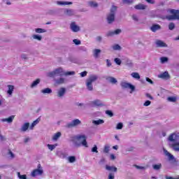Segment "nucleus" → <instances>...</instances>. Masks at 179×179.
Masks as SVG:
<instances>
[{"mask_svg": "<svg viewBox=\"0 0 179 179\" xmlns=\"http://www.w3.org/2000/svg\"><path fill=\"white\" fill-rule=\"evenodd\" d=\"M106 170H107L108 171H113L114 173H117V169L115 166H110L108 165H106Z\"/></svg>", "mask_w": 179, "mask_h": 179, "instance_id": "a878e982", "label": "nucleus"}, {"mask_svg": "<svg viewBox=\"0 0 179 179\" xmlns=\"http://www.w3.org/2000/svg\"><path fill=\"white\" fill-rule=\"evenodd\" d=\"M41 82L40 78H37L36 80L33 81V83L31 85V89L36 87L37 86V85H38Z\"/></svg>", "mask_w": 179, "mask_h": 179, "instance_id": "7c9ffc66", "label": "nucleus"}, {"mask_svg": "<svg viewBox=\"0 0 179 179\" xmlns=\"http://www.w3.org/2000/svg\"><path fill=\"white\" fill-rule=\"evenodd\" d=\"M114 173H109L108 175V179H114Z\"/></svg>", "mask_w": 179, "mask_h": 179, "instance_id": "774afa93", "label": "nucleus"}, {"mask_svg": "<svg viewBox=\"0 0 179 179\" xmlns=\"http://www.w3.org/2000/svg\"><path fill=\"white\" fill-rule=\"evenodd\" d=\"M164 153L167 156V157H169V160H173L174 156L171 155V153L169 152L167 150L164 149Z\"/></svg>", "mask_w": 179, "mask_h": 179, "instance_id": "393cba45", "label": "nucleus"}, {"mask_svg": "<svg viewBox=\"0 0 179 179\" xmlns=\"http://www.w3.org/2000/svg\"><path fill=\"white\" fill-rule=\"evenodd\" d=\"M131 76L134 79H141V76L136 72L131 73Z\"/></svg>", "mask_w": 179, "mask_h": 179, "instance_id": "58836bf2", "label": "nucleus"}, {"mask_svg": "<svg viewBox=\"0 0 179 179\" xmlns=\"http://www.w3.org/2000/svg\"><path fill=\"white\" fill-rule=\"evenodd\" d=\"M32 38L34 40H37V41H41V40H43V36L40 34H34L32 35Z\"/></svg>", "mask_w": 179, "mask_h": 179, "instance_id": "cd10ccee", "label": "nucleus"}, {"mask_svg": "<svg viewBox=\"0 0 179 179\" xmlns=\"http://www.w3.org/2000/svg\"><path fill=\"white\" fill-rule=\"evenodd\" d=\"M97 145H94V147L91 149V152H92V153H99V150H97Z\"/></svg>", "mask_w": 179, "mask_h": 179, "instance_id": "49530a36", "label": "nucleus"}, {"mask_svg": "<svg viewBox=\"0 0 179 179\" xmlns=\"http://www.w3.org/2000/svg\"><path fill=\"white\" fill-rule=\"evenodd\" d=\"M166 12L171 13L170 15H166L167 20H179V10L168 9Z\"/></svg>", "mask_w": 179, "mask_h": 179, "instance_id": "20e7f679", "label": "nucleus"}, {"mask_svg": "<svg viewBox=\"0 0 179 179\" xmlns=\"http://www.w3.org/2000/svg\"><path fill=\"white\" fill-rule=\"evenodd\" d=\"M77 106L80 107L81 110H85L86 108V105H85V103H77Z\"/></svg>", "mask_w": 179, "mask_h": 179, "instance_id": "5fc2aeb1", "label": "nucleus"}, {"mask_svg": "<svg viewBox=\"0 0 179 179\" xmlns=\"http://www.w3.org/2000/svg\"><path fill=\"white\" fill-rule=\"evenodd\" d=\"M73 3L72 1H57L56 4H57L59 6H65L66 5H72Z\"/></svg>", "mask_w": 179, "mask_h": 179, "instance_id": "2eb2a0df", "label": "nucleus"}, {"mask_svg": "<svg viewBox=\"0 0 179 179\" xmlns=\"http://www.w3.org/2000/svg\"><path fill=\"white\" fill-rule=\"evenodd\" d=\"M114 61H115V64H117V65H121V59H120V58H115V59H114Z\"/></svg>", "mask_w": 179, "mask_h": 179, "instance_id": "4d7b16f0", "label": "nucleus"}, {"mask_svg": "<svg viewBox=\"0 0 179 179\" xmlns=\"http://www.w3.org/2000/svg\"><path fill=\"white\" fill-rule=\"evenodd\" d=\"M35 32L38 34H41L43 33H47V29L43 28H36Z\"/></svg>", "mask_w": 179, "mask_h": 179, "instance_id": "bb28decb", "label": "nucleus"}, {"mask_svg": "<svg viewBox=\"0 0 179 179\" xmlns=\"http://www.w3.org/2000/svg\"><path fill=\"white\" fill-rule=\"evenodd\" d=\"M153 170H155L156 171H158V170L162 169V164H153L152 165Z\"/></svg>", "mask_w": 179, "mask_h": 179, "instance_id": "f704fd0d", "label": "nucleus"}, {"mask_svg": "<svg viewBox=\"0 0 179 179\" xmlns=\"http://www.w3.org/2000/svg\"><path fill=\"white\" fill-rule=\"evenodd\" d=\"M106 114H107V115H109V117H113L114 115V113H113V111L111 110H106Z\"/></svg>", "mask_w": 179, "mask_h": 179, "instance_id": "13d9d810", "label": "nucleus"}, {"mask_svg": "<svg viewBox=\"0 0 179 179\" xmlns=\"http://www.w3.org/2000/svg\"><path fill=\"white\" fill-rule=\"evenodd\" d=\"M75 71H64V76H73Z\"/></svg>", "mask_w": 179, "mask_h": 179, "instance_id": "c9c22d12", "label": "nucleus"}, {"mask_svg": "<svg viewBox=\"0 0 179 179\" xmlns=\"http://www.w3.org/2000/svg\"><path fill=\"white\" fill-rule=\"evenodd\" d=\"M123 3H134V0H122Z\"/></svg>", "mask_w": 179, "mask_h": 179, "instance_id": "680f3d73", "label": "nucleus"}, {"mask_svg": "<svg viewBox=\"0 0 179 179\" xmlns=\"http://www.w3.org/2000/svg\"><path fill=\"white\" fill-rule=\"evenodd\" d=\"M41 119L40 117H38V119H36L35 121H34L31 125H29V129L31 131H33L34 129V127H36V125H37L38 124V122H40Z\"/></svg>", "mask_w": 179, "mask_h": 179, "instance_id": "412c9836", "label": "nucleus"}, {"mask_svg": "<svg viewBox=\"0 0 179 179\" xmlns=\"http://www.w3.org/2000/svg\"><path fill=\"white\" fill-rule=\"evenodd\" d=\"M87 138L85 134L83 135H76L70 137V142L73 143L74 148H80V146H84L85 148H89L87 145V141H86Z\"/></svg>", "mask_w": 179, "mask_h": 179, "instance_id": "f257e3e1", "label": "nucleus"}, {"mask_svg": "<svg viewBox=\"0 0 179 179\" xmlns=\"http://www.w3.org/2000/svg\"><path fill=\"white\" fill-rule=\"evenodd\" d=\"M169 30H174L176 29V24H174V22L169 23Z\"/></svg>", "mask_w": 179, "mask_h": 179, "instance_id": "c03bdc74", "label": "nucleus"}, {"mask_svg": "<svg viewBox=\"0 0 179 179\" xmlns=\"http://www.w3.org/2000/svg\"><path fill=\"white\" fill-rule=\"evenodd\" d=\"M41 92L43 94H51V93H52V90H51L50 88H45L42 90Z\"/></svg>", "mask_w": 179, "mask_h": 179, "instance_id": "c85d7f7f", "label": "nucleus"}, {"mask_svg": "<svg viewBox=\"0 0 179 179\" xmlns=\"http://www.w3.org/2000/svg\"><path fill=\"white\" fill-rule=\"evenodd\" d=\"M80 124H82V122L79 119H76L66 124L65 128H67V129H71V128H75L78 125H80Z\"/></svg>", "mask_w": 179, "mask_h": 179, "instance_id": "423d86ee", "label": "nucleus"}, {"mask_svg": "<svg viewBox=\"0 0 179 179\" xmlns=\"http://www.w3.org/2000/svg\"><path fill=\"white\" fill-rule=\"evenodd\" d=\"M150 104H152V102H151L150 101H146L143 103V106H144L145 107H148V106H149Z\"/></svg>", "mask_w": 179, "mask_h": 179, "instance_id": "69168bd1", "label": "nucleus"}, {"mask_svg": "<svg viewBox=\"0 0 179 179\" xmlns=\"http://www.w3.org/2000/svg\"><path fill=\"white\" fill-rule=\"evenodd\" d=\"M61 132H57L56 134H55L52 138V141H58V139H59V138H61Z\"/></svg>", "mask_w": 179, "mask_h": 179, "instance_id": "c756f323", "label": "nucleus"}, {"mask_svg": "<svg viewBox=\"0 0 179 179\" xmlns=\"http://www.w3.org/2000/svg\"><path fill=\"white\" fill-rule=\"evenodd\" d=\"M81 78H85V76H87V71H83L80 73Z\"/></svg>", "mask_w": 179, "mask_h": 179, "instance_id": "0e129e2a", "label": "nucleus"}, {"mask_svg": "<svg viewBox=\"0 0 179 179\" xmlns=\"http://www.w3.org/2000/svg\"><path fill=\"white\" fill-rule=\"evenodd\" d=\"M13 120H15V115H11L8 118H3L1 119V122H8V124H11V122H13Z\"/></svg>", "mask_w": 179, "mask_h": 179, "instance_id": "4468645a", "label": "nucleus"}, {"mask_svg": "<svg viewBox=\"0 0 179 179\" xmlns=\"http://www.w3.org/2000/svg\"><path fill=\"white\" fill-rule=\"evenodd\" d=\"M167 100L171 103H176V101H177V98H176V96H169Z\"/></svg>", "mask_w": 179, "mask_h": 179, "instance_id": "37998d69", "label": "nucleus"}, {"mask_svg": "<svg viewBox=\"0 0 179 179\" xmlns=\"http://www.w3.org/2000/svg\"><path fill=\"white\" fill-rule=\"evenodd\" d=\"M66 94V88L61 87L58 90L57 96L59 99H63L64 96Z\"/></svg>", "mask_w": 179, "mask_h": 179, "instance_id": "9b49d317", "label": "nucleus"}, {"mask_svg": "<svg viewBox=\"0 0 179 179\" xmlns=\"http://www.w3.org/2000/svg\"><path fill=\"white\" fill-rule=\"evenodd\" d=\"M136 169H137V170H145V167L144 166H138V165H135Z\"/></svg>", "mask_w": 179, "mask_h": 179, "instance_id": "e2e57ef3", "label": "nucleus"}, {"mask_svg": "<svg viewBox=\"0 0 179 179\" xmlns=\"http://www.w3.org/2000/svg\"><path fill=\"white\" fill-rule=\"evenodd\" d=\"M6 141V137L3 136H2V135L0 134V141H1V142H3V141Z\"/></svg>", "mask_w": 179, "mask_h": 179, "instance_id": "338daca9", "label": "nucleus"}, {"mask_svg": "<svg viewBox=\"0 0 179 179\" xmlns=\"http://www.w3.org/2000/svg\"><path fill=\"white\" fill-rule=\"evenodd\" d=\"M47 15H55V10L50 9L47 11Z\"/></svg>", "mask_w": 179, "mask_h": 179, "instance_id": "3c124183", "label": "nucleus"}, {"mask_svg": "<svg viewBox=\"0 0 179 179\" xmlns=\"http://www.w3.org/2000/svg\"><path fill=\"white\" fill-rule=\"evenodd\" d=\"M122 128H124L122 122H119L116 126V129H122Z\"/></svg>", "mask_w": 179, "mask_h": 179, "instance_id": "09e8293b", "label": "nucleus"}, {"mask_svg": "<svg viewBox=\"0 0 179 179\" xmlns=\"http://www.w3.org/2000/svg\"><path fill=\"white\" fill-rule=\"evenodd\" d=\"M70 29L73 33H78V31H80V27L79 25L76 24V22H72L70 24Z\"/></svg>", "mask_w": 179, "mask_h": 179, "instance_id": "6e6552de", "label": "nucleus"}, {"mask_svg": "<svg viewBox=\"0 0 179 179\" xmlns=\"http://www.w3.org/2000/svg\"><path fill=\"white\" fill-rule=\"evenodd\" d=\"M126 65L129 66V68H132L134 66V63L129 59H127L126 61Z\"/></svg>", "mask_w": 179, "mask_h": 179, "instance_id": "79ce46f5", "label": "nucleus"}, {"mask_svg": "<svg viewBox=\"0 0 179 179\" xmlns=\"http://www.w3.org/2000/svg\"><path fill=\"white\" fill-rule=\"evenodd\" d=\"M155 44L157 45V47L159 48H163L167 47V44H166V43H164V41H161V40H157L155 41Z\"/></svg>", "mask_w": 179, "mask_h": 179, "instance_id": "ddd939ff", "label": "nucleus"}, {"mask_svg": "<svg viewBox=\"0 0 179 179\" xmlns=\"http://www.w3.org/2000/svg\"><path fill=\"white\" fill-rule=\"evenodd\" d=\"M43 174V170L41 169H35L31 172L32 177H36V176H41Z\"/></svg>", "mask_w": 179, "mask_h": 179, "instance_id": "a211bd4d", "label": "nucleus"}, {"mask_svg": "<svg viewBox=\"0 0 179 179\" xmlns=\"http://www.w3.org/2000/svg\"><path fill=\"white\" fill-rule=\"evenodd\" d=\"M68 160H69V163H75V162H76V157L70 156L68 157Z\"/></svg>", "mask_w": 179, "mask_h": 179, "instance_id": "ea45409f", "label": "nucleus"}, {"mask_svg": "<svg viewBox=\"0 0 179 179\" xmlns=\"http://www.w3.org/2000/svg\"><path fill=\"white\" fill-rule=\"evenodd\" d=\"M64 16H68L69 17L75 16V10L71 8H64L63 9Z\"/></svg>", "mask_w": 179, "mask_h": 179, "instance_id": "9d476101", "label": "nucleus"}, {"mask_svg": "<svg viewBox=\"0 0 179 179\" xmlns=\"http://www.w3.org/2000/svg\"><path fill=\"white\" fill-rule=\"evenodd\" d=\"M73 43H74L76 45H80L81 44L80 40H78V39H73Z\"/></svg>", "mask_w": 179, "mask_h": 179, "instance_id": "864d4df0", "label": "nucleus"}, {"mask_svg": "<svg viewBox=\"0 0 179 179\" xmlns=\"http://www.w3.org/2000/svg\"><path fill=\"white\" fill-rule=\"evenodd\" d=\"M102 41H103L102 36H98L96 37V41H97L98 43H101Z\"/></svg>", "mask_w": 179, "mask_h": 179, "instance_id": "052dcab7", "label": "nucleus"}, {"mask_svg": "<svg viewBox=\"0 0 179 179\" xmlns=\"http://www.w3.org/2000/svg\"><path fill=\"white\" fill-rule=\"evenodd\" d=\"M160 29H162V27L159 24H152L150 27V30L153 33H156L157 30H160Z\"/></svg>", "mask_w": 179, "mask_h": 179, "instance_id": "aec40b11", "label": "nucleus"}, {"mask_svg": "<svg viewBox=\"0 0 179 179\" xmlns=\"http://www.w3.org/2000/svg\"><path fill=\"white\" fill-rule=\"evenodd\" d=\"M113 49L115 51H120V50H121V46L118 44H116L113 46Z\"/></svg>", "mask_w": 179, "mask_h": 179, "instance_id": "a18cd8bd", "label": "nucleus"}, {"mask_svg": "<svg viewBox=\"0 0 179 179\" xmlns=\"http://www.w3.org/2000/svg\"><path fill=\"white\" fill-rule=\"evenodd\" d=\"M101 52V50L100 49H95L94 50V57L95 58H99V54Z\"/></svg>", "mask_w": 179, "mask_h": 179, "instance_id": "4c0bfd02", "label": "nucleus"}, {"mask_svg": "<svg viewBox=\"0 0 179 179\" xmlns=\"http://www.w3.org/2000/svg\"><path fill=\"white\" fill-rule=\"evenodd\" d=\"M17 177L20 179H27V176H26V175H21L20 172L17 173Z\"/></svg>", "mask_w": 179, "mask_h": 179, "instance_id": "de8ad7c7", "label": "nucleus"}, {"mask_svg": "<svg viewBox=\"0 0 179 179\" xmlns=\"http://www.w3.org/2000/svg\"><path fill=\"white\" fill-rule=\"evenodd\" d=\"M48 148L49 149V150H54V149H55V148H57V146H58V144H54V145H51V144H48Z\"/></svg>", "mask_w": 179, "mask_h": 179, "instance_id": "a19ab883", "label": "nucleus"}, {"mask_svg": "<svg viewBox=\"0 0 179 179\" xmlns=\"http://www.w3.org/2000/svg\"><path fill=\"white\" fill-rule=\"evenodd\" d=\"M30 127V123L29 122H25L22 124V126L20 128V131L21 132H26L27 129H29Z\"/></svg>", "mask_w": 179, "mask_h": 179, "instance_id": "dca6fc26", "label": "nucleus"}, {"mask_svg": "<svg viewBox=\"0 0 179 179\" xmlns=\"http://www.w3.org/2000/svg\"><path fill=\"white\" fill-rule=\"evenodd\" d=\"M120 86L122 89H130L131 90L130 93H132V92H135V87L132 85V84L127 83V81H122L120 83Z\"/></svg>", "mask_w": 179, "mask_h": 179, "instance_id": "0eeeda50", "label": "nucleus"}, {"mask_svg": "<svg viewBox=\"0 0 179 179\" xmlns=\"http://www.w3.org/2000/svg\"><path fill=\"white\" fill-rule=\"evenodd\" d=\"M64 69L59 67L47 73V76L49 78H55L56 76H64Z\"/></svg>", "mask_w": 179, "mask_h": 179, "instance_id": "39448f33", "label": "nucleus"}, {"mask_svg": "<svg viewBox=\"0 0 179 179\" xmlns=\"http://www.w3.org/2000/svg\"><path fill=\"white\" fill-rule=\"evenodd\" d=\"M56 85H64L66 83V79L65 78L60 77L55 80Z\"/></svg>", "mask_w": 179, "mask_h": 179, "instance_id": "6ab92c4d", "label": "nucleus"}, {"mask_svg": "<svg viewBox=\"0 0 179 179\" xmlns=\"http://www.w3.org/2000/svg\"><path fill=\"white\" fill-rule=\"evenodd\" d=\"M87 5L90 6V8H97V6H99V3L94 1H88Z\"/></svg>", "mask_w": 179, "mask_h": 179, "instance_id": "b1692460", "label": "nucleus"}, {"mask_svg": "<svg viewBox=\"0 0 179 179\" xmlns=\"http://www.w3.org/2000/svg\"><path fill=\"white\" fill-rule=\"evenodd\" d=\"M110 152V146L105 145L103 149V153H108Z\"/></svg>", "mask_w": 179, "mask_h": 179, "instance_id": "8fccbe9b", "label": "nucleus"}, {"mask_svg": "<svg viewBox=\"0 0 179 179\" xmlns=\"http://www.w3.org/2000/svg\"><path fill=\"white\" fill-rule=\"evenodd\" d=\"M160 61L162 64H164L165 62H167L169 61V58L163 57L160 58Z\"/></svg>", "mask_w": 179, "mask_h": 179, "instance_id": "603ef678", "label": "nucleus"}, {"mask_svg": "<svg viewBox=\"0 0 179 179\" xmlns=\"http://www.w3.org/2000/svg\"><path fill=\"white\" fill-rule=\"evenodd\" d=\"M158 78H160L161 79H169L170 78V75L169 74V72L165 71L159 75Z\"/></svg>", "mask_w": 179, "mask_h": 179, "instance_id": "4be33fe9", "label": "nucleus"}, {"mask_svg": "<svg viewBox=\"0 0 179 179\" xmlns=\"http://www.w3.org/2000/svg\"><path fill=\"white\" fill-rule=\"evenodd\" d=\"M8 90L7 91V93L10 96H12V94L13 93L15 87H13V85H8Z\"/></svg>", "mask_w": 179, "mask_h": 179, "instance_id": "72a5a7b5", "label": "nucleus"}, {"mask_svg": "<svg viewBox=\"0 0 179 179\" xmlns=\"http://www.w3.org/2000/svg\"><path fill=\"white\" fill-rule=\"evenodd\" d=\"M97 79H99V76L96 75L90 76V77L86 80L85 82L87 90H89L90 92H93V83L96 82Z\"/></svg>", "mask_w": 179, "mask_h": 179, "instance_id": "7ed1b4c3", "label": "nucleus"}, {"mask_svg": "<svg viewBox=\"0 0 179 179\" xmlns=\"http://www.w3.org/2000/svg\"><path fill=\"white\" fill-rule=\"evenodd\" d=\"M135 9H137L138 10H145L146 9L147 6L144 4L139 3L134 6Z\"/></svg>", "mask_w": 179, "mask_h": 179, "instance_id": "5701e85b", "label": "nucleus"}, {"mask_svg": "<svg viewBox=\"0 0 179 179\" xmlns=\"http://www.w3.org/2000/svg\"><path fill=\"white\" fill-rule=\"evenodd\" d=\"M133 20H134V22H139V18L138 17V15H133L131 16Z\"/></svg>", "mask_w": 179, "mask_h": 179, "instance_id": "bf43d9fd", "label": "nucleus"}, {"mask_svg": "<svg viewBox=\"0 0 179 179\" xmlns=\"http://www.w3.org/2000/svg\"><path fill=\"white\" fill-rule=\"evenodd\" d=\"M122 33V30L120 29H117L115 31H109L106 33V37H113L114 36H118V34H121Z\"/></svg>", "mask_w": 179, "mask_h": 179, "instance_id": "1a4fd4ad", "label": "nucleus"}, {"mask_svg": "<svg viewBox=\"0 0 179 179\" xmlns=\"http://www.w3.org/2000/svg\"><path fill=\"white\" fill-rule=\"evenodd\" d=\"M107 20H108V23L110 24V23H113V22L115 20V15L109 13L107 16Z\"/></svg>", "mask_w": 179, "mask_h": 179, "instance_id": "f3484780", "label": "nucleus"}, {"mask_svg": "<svg viewBox=\"0 0 179 179\" xmlns=\"http://www.w3.org/2000/svg\"><path fill=\"white\" fill-rule=\"evenodd\" d=\"M9 157H10V159H14L15 157V154H13V152H12L10 151V150H8V153Z\"/></svg>", "mask_w": 179, "mask_h": 179, "instance_id": "6e6d98bb", "label": "nucleus"}, {"mask_svg": "<svg viewBox=\"0 0 179 179\" xmlns=\"http://www.w3.org/2000/svg\"><path fill=\"white\" fill-rule=\"evenodd\" d=\"M107 80H108V82H110V83H112L113 85H115V83H117V82H118V81L117 80V79L115 78L114 77H108V78H107Z\"/></svg>", "mask_w": 179, "mask_h": 179, "instance_id": "473e14b6", "label": "nucleus"}, {"mask_svg": "<svg viewBox=\"0 0 179 179\" xmlns=\"http://www.w3.org/2000/svg\"><path fill=\"white\" fill-rule=\"evenodd\" d=\"M170 142H174L171 145V148L174 152H179V135L177 134H172L169 137Z\"/></svg>", "mask_w": 179, "mask_h": 179, "instance_id": "f03ea898", "label": "nucleus"}, {"mask_svg": "<svg viewBox=\"0 0 179 179\" xmlns=\"http://www.w3.org/2000/svg\"><path fill=\"white\" fill-rule=\"evenodd\" d=\"M117 7L115 6H112L111 8H110V13L112 15H115V13H117Z\"/></svg>", "mask_w": 179, "mask_h": 179, "instance_id": "e433bc0d", "label": "nucleus"}, {"mask_svg": "<svg viewBox=\"0 0 179 179\" xmlns=\"http://www.w3.org/2000/svg\"><path fill=\"white\" fill-rule=\"evenodd\" d=\"M103 122H104V120L101 119L92 121V124H94V125H101L103 124Z\"/></svg>", "mask_w": 179, "mask_h": 179, "instance_id": "2f4dec72", "label": "nucleus"}, {"mask_svg": "<svg viewBox=\"0 0 179 179\" xmlns=\"http://www.w3.org/2000/svg\"><path fill=\"white\" fill-rule=\"evenodd\" d=\"M91 104L92 106H94L95 107H103L104 106V104L100 99H96L94 101H92L91 102Z\"/></svg>", "mask_w": 179, "mask_h": 179, "instance_id": "f8f14e48", "label": "nucleus"}]
</instances>
